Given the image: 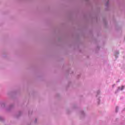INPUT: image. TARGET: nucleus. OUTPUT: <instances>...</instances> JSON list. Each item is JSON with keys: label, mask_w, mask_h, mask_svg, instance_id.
Segmentation results:
<instances>
[{"label": "nucleus", "mask_w": 125, "mask_h": 125, "mask_svg": "<svg viewBox=\"0 0 125 125\" xmlns=\"http://www.w3.org/2000/svg\"><path fill=\"white\" fill-rule=\"evenodd\" d=\"M124 87H125L124 86H122L121 90H122V89H124Z\"/></svg>", "instance_id": "nucleus-1"}]
</instances>
